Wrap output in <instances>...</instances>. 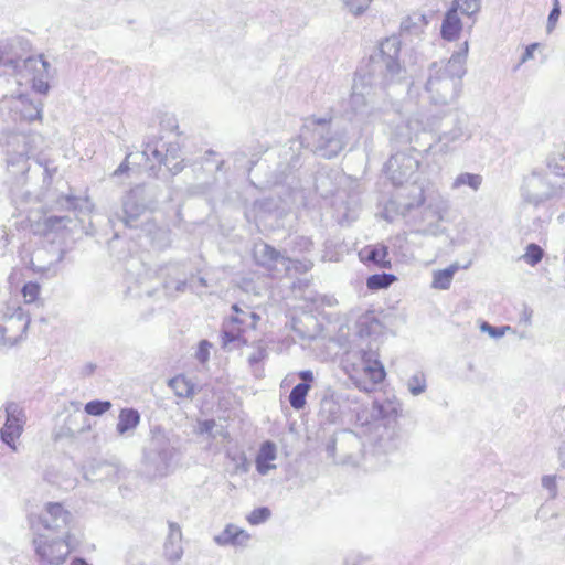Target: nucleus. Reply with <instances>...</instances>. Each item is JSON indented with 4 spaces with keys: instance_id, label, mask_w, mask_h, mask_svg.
<instances>
[{
    "instance_id": "1",
    "label": "nucleus",
    "mask_w": 565,
    "mask_h": 565,
    "mask_svg": "<svg viewBox=\"0 0 565 565\" xmlns=\"http://www.w3.org/2000/svg\"><path fill=\"white\" fill-rule=\"evenodd\" d=\"M401 40L392 35L379 45V52L370 56L365 70L355 73L348 111L353 117L369 118L379 109L386 86L406 77L399 63Z\"/></svg>"
},
{
    "instance_id": "2",
    "label": "nucleus",
    "mask_w": 565,
    "mask_h": 565,
    "mask_svg": "<svg viewBox=\"0 0 565 565\" xmlns=\"http://www.w3.org/2000/svg\"><path fill=\"white\" fill-rule=\"evenodd\" d=\"M468 51L469 44L466 41L447 61L440 60L429 64L424 88L433 105H450L460 96L462 77L467 72Z\"/></svg>"
},
{
    "instance_id": "3",
    "label": "nucleus",
    "mask_w": 565,
    "mask_h": 565,
    "mask_svg": "<svg viewBox=\"0 0 565 565\" xmlns=\"http://www.w3.org/2000/svg\"><path fill=\"white\" fill-rule=\"evenodd\" d=\"M420 127L423 130L428 128L436 135L434 142L425 149L426 152L449 153L472 136L467 116L458 109H450L441 116L434 115L427 119L425 126L418 120L408 119L405 127L407 132L401 134L402 141L412 142Z\"/></svg>"
},
{
    "instance_id": "4",
    "label": "nucleus",
    "mask_w": 565,
    "mask_h": 565,
    "mask_svg": "<svg viewBox=\"0 0 565 565\" xmlns=\"http://www.w3.org/2000/svg\"><path fill=\"white\" fill-rule=\"evenodd\" d=\"M302 143L326 159L337 157L348 143L344 126L332 117H307L301 130Z\"/></svg>"
},
{
    "instance_id": "5",
    "label": "nucleus",
    "mask_w": 565,
    "mask_h": 565,
    "mask_svg": "<svg viewBox=\"0 0 565 565\" xmlns=\"http://www.w3.org/2000/svg\"><path fill=\"white\" fill-rule=\"evenodd\" d=\"M373 409L377 416L370 425V441L376 452L393 454L399 450L404 444V436L397 423L402 412V405L397 401L386 399L382 403L375 402Z\"/></svg>"
},
{
    "instance_id": "6",
    "label": "nucleus",
    "mask_w": 565,
    "mask_h": 565,
    "mask_svg": "<svg viewBox=\"0 0 565 565\" xmlns=\"http://www.w3.org/2000/svg\"><path fill=\"white\" fill-rule=\"evenodd\" d=\"M178 439L175 435L161 426H153L150 430L148 446L143 450L146 466L156 475H167L178 454Z\"/></svg>"
},
{
    "instance_id": "7",
    "label": "nucleus",
    "mask_w": 565,
    "mask_h": 565,
    "mask_svg": "<svg viewBox=\"0 0 565 565\" xmlns=\"http://www.w3.org/2000/svg\"><path fill=\"white\" fill-rule=\"evenodd\" d=\"M44 143V138L36 132H15L7 141V164L13 174H20L22 182L30 169L29 159L34 157Z\"/></svg>"
},
{
    "instance_id": "8",
    "label": "nucleus",
    "mask_w": 565,
    "mask_h": 565,
    "mask_svg": "<svg viewBox=\"0 0 565 565\" xmlns=\"http://www.w3.org/2000/svg\"><path fill=\"white\" fill-rule=\"evenodd\" d=\"M344 369L352 379L369 377L372 384H379L385 379V370L379 360L376 351L361 349L347 354Z\"/></svg>"
},
{
    "instance_id": "9",
    "label": "nucleus",
    "mask_w": 565,
    "mask_h": 565,
    "mask_svg": "<svg viewBox=\"0 0 565 565\" xmlns=\"http://www.w3.org/2000/svg\"><path fill=\"white\" fill-rule=\"evenodd\" d=\"M232 310L234 315L223 322L222 326V347L230 348L231 344L246 343L243 339V333L252 329L254 330L259 320V316L250 311L249 308H241L238 305H233Z\"/></svg>"
},
{
    "instance_id": "10",
    "label": "nucleus",
    "mask_w": 565,
    "mask_h": 565,
    "mask_svg": "<svg viewBox=\"0 0 565 565\" xmlns=\"http://www.w3.org/2000/svg\"><path fill=\"white\" fill-rule=\"evenodd\" d=\"M561 193L562 186L553 183L547 174L540 171L527 175L521 188L523 201L534 206L557 198Z\"/></svg>"
},
{
    "instance_id": "11",
    "label": "nucleus",
    "mask_w": 565,
    "mask_h": 565,
    "mask_svg": "<svg viewBox=\"0 0 565 565\" xmlns=\"http://www.w3.org/2000/svg\"><path fill=\"white\" fill-rule=\"evenodd\" d=\"M30 316L21 306H8L0 320V343L12 347L23 339Z\"/></svg>"
},
{
    "instance_id": "12",
    "label": "nucleus",
    "mask_w": 565,
    "mask_h": 565,
    "mask_svg": "<svg viewBox=\"0 0 565 565\" xmlns=\"http://www.w3.org/2000/svg\"><path fill=\"white\" fill-rule=\"evenodd\" d=\"M419 161L413 154L399 151L391 156L385 163L384 171L394 185L407 183L416 173Z\"/></svg>"
},
{
    "instance_id": "13",
    "label": "nucleus",
    "mask_w": 565,
    "mask_h": 565,
    "mask_svg": "<svg viewBox=\"0 0 565 565\" xmlns=\"http://www.w3.org/2000/svg\"><path fill=\"white\" fill-rule=\"evenodd\" d=\"M35 552L40 558L50 564H60L64 562L71 553L70 539L65 536L50 537L46 534H40L34 539Z\"/></svg>"
},
{
    "instance_id": "14",
    "label": "nucleus",
    "mask_w": 565,
    "mask_h": 565,
    "mask_svg": "<svg viewBox=\"0 0 565 565\" xmlns=\"http://www.w3.org/2000/svg\"><path fill=\"white\" fill-rule=\"evenodd\" d=\"M25 415L17 403H8L6 406V423L0 430L1 440L13 451L18 450L17 439L23 433Z\"/></svg>"
},
{
    "instance_id": "15",
    "label": "nucleus",
    "mask_w": 565,
    "mask_h": 565,
    "mask_svg": "<svg viewBox=\"0 0 565 565\" xmlns=\"http://www.w3.org/2000/svg\"><path fill=\"white\" fill-rule=\"evenodd\" d=\"M170 270V267H164L160 269V275L157 277L156 273H152L149 269H146L143 274H140L134 282H129L127 287V294L131 297L142 298V297H152L157 291L159 286H162L166 289L171 288V282L162 276L164 271Z\"/></svg>"
},
{
    "instance_id": "16",
    "label": "nucleus",
    "mask_w": 565,
    "mask_h": 565,
    "mask_svg": "<svg viewBox=\"0 0 565 565\" xmlns=\"http://www.w3.org/2000/svg\"><path fill=\"white\" fill-rule=\"evenodd\" d=\"M71 521L72 514L61 503H47L45 512L40 516L44 530L67 539H70Z\"/></svg>"
},
{
    "instance_id": "17",
    "label": "nucleus",
    "mask_w": 565,
    "mask_h": 565,
    "mask_svg": "<svg viewBox=\"0 0 565 565\" xmlns=\"http://www.w3.org/2000/svg\"><path fill=\"white\" fill-rule=\"evenodd\" d=\"M254 257L260 266L270 271L285 273L290 268V258L282 255L268 244H257L254 248Z\"/></svg>"
},
{
    "instance_id": "18",
    "label": "nucleus",
    "mask_w": 565,
    "mask_h": 565,
    "mask_svg": "<svg viewBox=\"0 0 565 565\" xmlns=\"http://www.w3.org/2000/svg\"><path fill=\"white\" fill-rule=\"evenodd\" d=\"M143 188L137 186L130 190L122 202V215L117 218L127 227H137V221L146 211V204L142 202Z\"/></svg>"
},
{
    "instance_id": "19",
    "label": "nucleus",
    "mask_w": 565,
    "mask_h": 565,
    "mask_svg": "<svg viewBox=\"0 0 565 565\" xmlns=\"http://www.w3.org/2000/svg\"><path fill=\"white\" fill-rule=\"evenodd\" d=\"M26 65L36 70L38 74L32 79V88L42 95L47 94L50 90L49 79L50 75V63L40 55L38 57H29L25 61Z\"/></svg>"
},
{
    "instance_id": "20",
    "label": "nucleus",
    "mask_w": 565,
    "mask_h": 565,
    "mask_svg": "<svg viewBox=\"0 0 565 565\" xmlns=\"http://www.w3.org/2000/svg\"><path fill=\"white\" fill-rule=\"evenodd\" d=\"M250 535L235 524H227L225 529L214 536V542L220 546H245Z\"/></svg>"
},
{
    "instance_id": "21",
    "label": "nucleus",
    "mask_w": 565,
    "mask_h": 565,
    "mask_svg": "<svg viewBox=\"0 0 565 565\" xmlns=\"http://www.w3.org/2000/svg\"><path fill=\"white\" fill-rule=\"evenodd\" d=\"M457 6L458 3H451L441 23L440 33L443 39L447 41H455L462 30V22L458 15Z\"/></svg>"
},
{
    "instance_id": "22",
    "label": "nucleus",
    "mask_w": 565,
    "mask_h": 565,
    "mask_svg": "<svg viewBox=\"0 0 565 565\" xmlns=\"http://www.w3.org/2000/svg\"><path fill=\"white\" fill-rule=\"evenodd\" d=\"M181 527L169 523V534L164 543V555L169 561H180L183 555Z\"/></svg>"
},
{
    "instance_id": "23",
    "label": "nucleus",
    "mask_w": 565,
    "mask_h": 565,
    "mask_svg": "<svg viewBox=\"0 0 565 565\" xmlns=\"http://www.w3.org/2000/svg\"><path fill=\"white\" fill-rule=\"evenodd\" d=\"M277 457V447L275 443L270 440L264 441L256 455L255 465L256 470L259 475L266 476L270 470L275 469L276 466L270 463Z\"/></svg>"
},
{
    "instance_id": "24",
    "label": "nucleus",
    "mask_w": 565,
    "mask_h": 565,
    "mask_svg": "<svg viewBox=\"0 0 565 565\" xmlns=\"http://www.w3.org/2000/svg\"><path fill=\"white\" fill-rule=\"evenodd\" d=\"M13 109L20 114L22 120L29 122L42 118V107L23 96L13 100Z\"/></svg>"
},
{
    "instance_id": "25",
    "label": "nucleus",
    "mask_w": 565,
    "mask_h": 565,
    "mask_svg": "<svg viewBox=\"0 0 565 565\" xmlns=\"http://www.w3.org/2000/svg\"><path fill=\"white\" fill-rule=\"evenodd\" d=\"M140 414L135 408H122L118 415L116 430L119 435L124 436L135 430L140 424Z\"/></svg>"
},
{
    "instance_id": "26",
    "label": "nucleus",
    "mask_w": 565,
    "mask_h": 565,
    "mask_svg": "<svg viewBox=\"0 0 565 565\" xmlns=\"http://www.w3.org/2000/svg\"><path fill=\"white\" fill-rule=\"evenodd\" d=\"M362 257L381 268H391L388 259V249L385 245H374L366 247L362 253Z\"/></svg>"
},
{
    "instance_id": "27",
    "label": "nucleus",
    "mask_w": 565,
    "mask_h": 565,
    "mask_svg": "<svg viewBox=\"0 0 565 565\" xmlns=\"http://www.w3.org/2000/svg\"><path fill=\"white\" fill-rule=\"evenodd\" d=\"M459 270L457 263L451 264L445 269L433 273L431 288L437 290H448L451 286L455 274Z\"/></svg>"
},
{
    "instance_id": "28",
    "label": "nucleus",
    "mask_w": 565,
    "mask_h": 565,
    "mask_svg": "<svg viewBox=\"0 0 565 565\" xmlns=\"http://www.w3.org/2000/svg\"><path fill=\"white\" fill-rule=\"evenodd\" d=\"M169 387L179 397L193 398L196 394L195 384L184 375H177L169 380Z\"/></svg>"
},
{
    "instance_id": "29",
    "label": "nucleus",
    "mask_w": 565,
    "mask_h": 565,
    "mask_svg": "<svg viewBox=\"0 0 565 565\" xmlns=\"http://www.w3.org/2000/svg\"><path fill=\"white\" fill-rule=\"evenodd\" d=\"M483 182V178L479 173L461 172L452 181L450 188L456 191L462 186H467L473 192L480 190Z\"/></svg>"
},
{
    "instance_id": "30",
    "label": "nucleus",
    "mask_w": 565,
    "mask_h": 565,
    "mask_svg": "<svg viewBox=\"0 0 565 565\" xmlns=\"http://www.w3.org/2000/svg\"><path fill=\"white\" fill-rule=\"evenodd\" d=\"M427 23L428 21L424 14L414 12L402 20L401 31L402 33L417 35L423 32Z\"/></svg>"
},
{
    "instance_id": "31",
    "label": "nucleus",
    "mask_w": 565,
    "mask_h": 565,
    "mask_svg": "<svg viewBox=\"0 0 565 565\" xmlns=\"http://www.w3.org/2000/svg\"><path fill=\"white\" fill-rule=\"evenodd\" d=\"M548 171L561 178H565V149L551 151L545 159Z\"/></svg>"
},
{
    "instance_id": "32",
    "label": "nucleus",
    "mask_w": 565,
    "mask_h": 565,
    "mask_svg": "<svg viewBox=\"0 0 565 565\" xmlns=\"http://www.w3.org/2000/svg\"><path fill=\"white\" fill-rule=\"evenodd\" d=\"M405 386L412 396H419L427 390V379L424 372L417 371L405 380Z\"/></svg>"
},
{
    "instance_id": "33",
    "label": "nucleus",
    "mask_w": 565,
    "mask_h": 565,
    "mask_svg": "<svg viewBox=\"0 0 565 565\" xmlns=\"http://www.w3.org/2000/svg\"><path fill=\"white\" fill-rule=\"evenodd\" d=\"M311 385L307 383H298L295 385L289 394V403L290 406L300 411L306 405V397L308 395V392L310 391Z\"/></svg>"
},
{
    "instance_id": "34",
    "label": "nucleus",
    "mask_w": 565,
    "mask_h": 565,
    "mask_svg": "<svg viewBox=\"0 0 565 565\" xmlns=\"http://www.w3.org/2000/svg\"><path fill=\"white\" fill-rule=\"evenodd\" d=\"M161 148H163V145H160V141L151 140L145 145L141 153L147 161L167 164L168 158L162 153Z\"/></svg>"
},
{
    "instance_id": "35",
    "label": "nucleus",
    "mask_w": 565,
    "mask_h": 565,
    "mask_svg": "<svg viewBox=\"0 0 565 565\" xmlns=\"http://www.w3.org/2000/svg\"><path fill=\"white\" fill-rule=\"evenodd\" d=\"M161 148H163V145H160V141L151 140L145 145L141 153L147 161L167 164L168 158L162 153Z\"/></svg>"
},
{
    "instance_id": "36",
    "label": "nucleus",
    "mask_w": 565,
    "mask_h": 565,
    "mask_svg": "<svg viewBox=\"0 0 565 565\" xmlns=\"http://www.w3.org/2000/svg\"><path fill=\"white\" fill-rule=\"evenodd\" d=\"M58 204L66 210L74 211L90 210L93 206L88 198L81 199L73 195L61 196Z\"/></svg>"
},
{
    "instance_id": "37",
    "label": "nucleus",
    "mask_w": 565,
    "mask_h": 565,
    "mask_svg": "<svg viewBox=\"0 0 565 565\" xmlns=\"http://www.w3.org/2000/svg\"><path fill=\"white\" fill-rule=\"evenodd\" d=\"M396 277L392 274H374L367 277L366 286L371 290H380L390 287Z\"/></svg>"
},
{
    "instance_id": "38",
    "label": "nucleus",
    "mask_w": 565,
    "mask_h": 565,
    "mask_svg": "<svg viewBox=\"0 0 565 565\" xmlns=\"http://www.w3.org/2000/svg\"><path fill=\"white\" fill-rule=\"evenodd\" d=\"M273 205V201L268 199L258 200L254 203L250 211L245 213V216L248 221H253L258 224V222L263 221L264 213L268 212Z\"/></svg>"
},
{
    "instance_id": "39",
    "label": "nucleus",
    "mask_w": 565,
    "mask_h": 565,
    "mask_svg": "<svg viewBox=\"0 0 565 565\" xmlns=\"http://www.w3.org/2000/svg\"><path fill=\"white\" fill-rule=\"evenodd\" d=\"M544 256V250L535 243H531L526 246L525 253L522 256L524 262L530 266L537 265Z\"/></svg>"
},
{
    "instance_id": "40",
    "label": "nucleus",
    "mask_w": 565,
    "mask_h": 565,
    "mask_svg": "<svg viewBox=\"0 0 565 565\" xmlns=\"http://www.w3.org/2000/svg\"><path fill=\"white\" fill-rule=\"evenodd\" d=\"M451 3H458L457 11L467 17H473L481 9V0H454Z\"/></svg>"
},
{
    "instance_id": "41",
    "label": "nucleus",
    "mask_w": 565,
    "mask_h": 565,
    "mask_svg": "<svg viewBox=\"0 0 565 565\" xmlns=\"http://www.w3.org/2000/svg\"><path fill=\"white\" fill-rule=\"evenodd\" d=\"M111 408L109 401L94 399L85 404V412L92 416H102Z\"/></svg>"
},
{
    "instance_id": "42",
    "label": "nucleus",
    "mask_w": 565,
    "mask_h": 565,
    "mask_svg": "<svg viewBox=\"0 0 565 565\" xmlns=\"http://www.w3.org/2000/svg\"><path fill=\"white\" fill-rule=\"evenodd\" d=\"M271 516V511L267 507L254 509L248 515L247 521L250 525H259L267 522Z\"/></svg>"
},
{
    "instance_id": "43",
    "label": "nucleus",
    "mask_w": 565,
    "mask_h": 565,
    "mask_svg": "<svg viewBox=\"0 0 565 565\" xmlns=\"http://www.w3.org/2000/svg\"><path fill=\"white\" fill-rule=\"evenodd\" d=\"M344 8L355 17L363 14L370 7L372 0H342Z\"/></svg>"
},
{
    "instance_id": "44",
    "label": "nucleus",
    "mask_w": 565,
    "mask_h": 565,
    "mask_svg": "<svg viewBox=\"0 0 565 565\" xmlns=\"http://www.w3.org/2000/svg\"><path fill=\"white\" fill-rule=\"evenodd\" d=\"M100 471V478H105L109 481H117L119 479V473L121 472L118 465L104 462L98 467Z\"/></svg>"
},
{
    "instance_id": "45",
    "label": "nucleus",
    "mask_w": 565,
    "mask_h": 565,
    "mask_svg": "<svg viewBox=\"0 0 565 565\" xmlns=\"http://www.w3.org/2000/svg\"><path fill=\"white\" fill-rule=\"evenodd\" d=\"M71 222L68 216L52 215L45 218L44 225L49 231H58L67 226Z\"/></svg>"
},
{
    "instance_id": "46",
    "label": "nucleus",
    "mask_w": 565,
    "mask_h": 565,
    "mask_svg": "<svg viewBox=\"0 0 565 565\" xmlns=\"http://www.w3.org/2000/svg\"><path fill=\"white\" fill-rule=\"evenodd\" d=\"M40 294V285L34 281H29L22 287V296L26 303H31L36 300Z\"/></svg>"
},
{
    "instance_id": "47",
    "label": "nucleus",
    "mask_w": 565,
    "mask_h": 565,
    "mask_svg": "<svg viewBox=\"0 0 565 565\" xmlns=\"http://www.w3.org/2000/svg\"><path fill=\"white\" fill-rule=\"evenodd\" d=\"M231 459L235 462L236 472L246 473L249 470L250 463L243 451L232 456Z\"/></svg>"
},
{
    "instance_id": "48",
    "label": "nucleus",
    "mask_w": 565,
    "mask_h": 565,
    "mask_svg": "<svg viewBox=\"0 0 565 565\" xmlns=\"http://www.w3.org/2000/svg\"><path fill=\"white\" fill-rule=\"evenodd\" d=\"M480 329L482 332H487L491 338L499 339L511 328L509 326L498 328L489 324L488 322H483Z\"/></svg>"
},
{
    "instance_id": "49",
    "label": "nucleus",
    "mask_w": 565,
    "mask_h": 565,
    "mask_svg": "<svg viewBox=\"0 0 565 565\" xmlns=\"http://www.w3.org/2000/svg\"><path fill=\"white\" fill-rule=\"evenodd\" d=\"M559 15H561L559 2H558V0H554L553 8L547 18V25H546L547 32H551L555 28V24L558 21Z\"/></svg>"
},
{
    "instance_id": "50",
    "label": "nucleus",
    "mask_w": 565,
    "mask_h": 565,
    "mask_svg": "<svg viewBox=\"0 0 565 565\" xmlns=\"http://www.w3.org/2000/svg\"><path fill=\"white\" fill-rule=\"evenodd\" d=\"M210 349H211V343L207 340L200 341L198 351L195 353V358L201 363L207 362L210 359Z\"/></svg>"
},
{
    "instance_id": "51",
    "label": "nucleus",
    "mask_w": 565,
    "mask_h": 565,
    "mask_svg": "<svg viewBox=\"0 0 565 565\" xmlns=\"http://www.w3.org/2000/svg\"><path fill=\"white\" fill-rule=\"evenodd\" d=\"M542 486L550 491L551 499H555L557 497V484L555 476H544L542 478Z\"/></svg>"
},
{
    "instance_id": "52",
    "label": "nucleus",
    "mask_w": 565,
    "mask_h": 565,
    "mask_svg": "<svg viewBox=\"0 0 565 565\" xmlns=\"http://www.w3.org/2000/svg\"><path fill=\"white\" fill-rule=\"evenodd\" d=\"M295 249L298 252H309L312 247V241L306 236H298L295 238Z\"/></svg>"
},
{
    "instance_id": "53",
    "label": "nucleus",
    "mask_w": 565,
    "mask_h": 565,
    "mask_svg": "<svg viewBox=\"0 0 565 565\" xmlns=\"http://www.w3.org/2000/svg\"><path fill=\"white\" fill-rule=\"evenodd\" d=\"M537 46H539L537 43H532V44L527 45L521 56L520 64H523V63L532 60L534 56V51L537 49Z\"/></svg>"
},
{
    "instance_id": "54",
    "label": "nucleus",
    "mask_w": 565,
    "mask_h": 565,
    "mask_svg": "<svg viewBox=\"0 0 565 565\" xmlns=\"http://www.w3.org/2000/svg\"><path fill=\"white\" fill-rule=\"evenodd\" d=\"M266 355V352L263 348H258L253 354L248 356L249 364L254 365L260 362Z\"/></svg>"
},
{
    "instance_id": "55",
    "label": "nucleus",
    "mask_w": 565,
    "mask_h": 565,
    "mask_svg": "<svg viewBox=\"0 0 565 565\" xmlns=\"http://www.w3.org/2000/svg\"><path fill=\"white\" fill-rule=\"evenodd\" d=\"M298 376L301 380V383H307L309 385H311V383L315 380L313 373L310 370H303V371L298 372Z\"/></svg>"
},
{
    "instance_id": "56",
    "label": "nucleus",
    "mask_w": 565,
    "mask_h": 565,
    "mask_svg": "<svg viewBox=\"0 0 565 565\" xmlns=\"http://www.w3.org/2000/svg\"><path fill=\"white\" fill-rule=\"evenodd\" d=\"M131 154H127L124 162L119 164V167L114 171V175H120L129 170L128 159Z\"/></svg>"
},
{
    "instance_id": "57",
    "label": "nucleus",
    "mask_w": 565,
    "mask_h": 565,
    "mask_svg": "<svg viewBox=\"0 0 565 565\" xmlns=\"http://www.w3.org/2000/svg\"><path fill=\"white\" fill-rule=\"evenodd\" d=\"M96 365L93 363H87L82 367V375L89 376L95 372Z\"/></svg>"
},
{
    "instance_id": "58",
    "label": "nucleus",
    "mask_w": 565,
    "mask_h": 565,
    "mask_svg": "<svg viewBox=\"0 0 565 565\" xmlns=\"http://www.w3.org/2000/svg\"><path fill=\"white\" fill-rule=\"evenodd\" d=\"M213 426H214V422L213 420H205L202 424L201 430L204 431V433H210L211 429L213 428Z\"/></svg>"
},
{
    "instance_id": "59",
    "label": "nucleus",
    "mask_w": 565,
    "mask_h": 565,
    "mask_svg": "<svg viewBox=\"0 0 565 565\" xmlns=\"http://www.w3.org/2000/svg\"><path fill=\"white\" fill-rule=\"evenodd\" d=\"M424 203V195H423V191H419L418 193V198L416 200V202H412L409 204H407L408 207H413V206H419Z\"/></svg>"
},
{
    "instance_id": "60",
    "label": "nucleus",
    "mask_w": 565,
    "mask_h": 565,
    "mask_svg": "<svg viewBox=\"0 0 565 565\" xmlns=\"http://www.w3.org/2000/svg\"><path fill=\"white\" fill-rule=\"evenodd\" d=\"M185 285H186V282H185V280H184V279H179V280L175 282L174 289H175L177 291H183V290H184V288H185Z\"/></svg>"
},
{
    "instance_id": "61",
    "label": "nucleus",
    "mask_w": 565,
    "mask_h": 565,
    "mask_svg": "<svg viewBox=\"0 0 565 565\" xmlns=\"http://www.w3.org/2000/svg\"><path fill=\"white\" fill-rule=\"evenodd\" d=\"M337 302H338V301H337V299H335V298H334V299H333L332 297H328V298H327V303H328L329 306H333V305L335 306V305H337Z\"/></svg>"
},
{
    "instance_id": "62",
    "label": "nucleus",
    "mask_w": 565,
    "mask_h": 565,
    "mask_svg": "<svg viewBox=\"0 0 565 565\" xmlns=\"http://www.w3.org/2000/svg\"><path fill=\"white\" fill-rule=\"evenodd\" d=\"M44 172H45V174H46V175H45V179H46V178L51 179V172H50V168H49L47 163H46V164H45V167H44Z\"/></svg>"
},
{
    "instance_id": "63",
    "label": "nucleus",
    "mask_w": 565,
    "mask_h": 565,
    "mask_svg": "<svg viewBox=\"0 0 565 565\" xmlns=\"http://www.w3.org/2000/svg\"><path fill=\"white\" fill-rule=\"evenodd\" d=\"M423 234H433V235H437V231H430L428 228L422 231Z\"/></svg>"
},
{
    "instance_id": "64",
    "label": "nucleus",
    "mask_w": 565,
    "mask_h": 565,
    "mask_svg": "<svg viewBox=\"0 0 565 565\" xmlns=\"http://www.w3.org/2000/svg\"><path fill=\"white\" fill-rule=\"evenodd\" d=\"M441 204L444 205V209H448V201L446 199H441Z\"/></svg>"
}]
</instances>
